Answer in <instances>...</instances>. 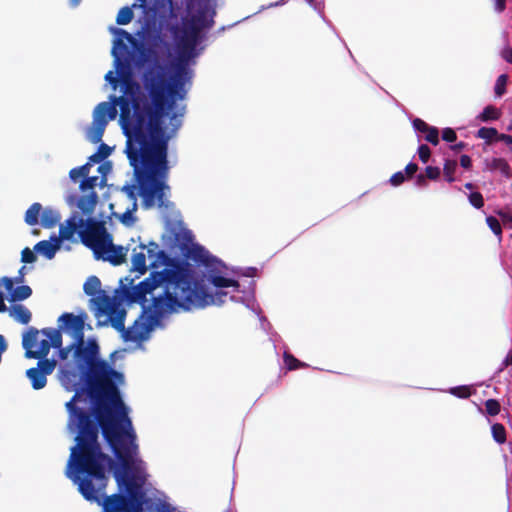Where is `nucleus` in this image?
Returning a JSON list of instances; mask_svg holds the SVG:
<instances>
[{"label": "nucleus", "instance_id": "f704fd0d", "mask_svg": "<svg viewBox=\"0 0 512 512\" xmlns=\"http://www.w3.org/2000/svg\"><path fill=\"white\" fill-rule=\"evenodd\" d=\"M486 223L489 226V228L492 230V232L501 239L502 235V227L499 222V220L494 216H488L486 218Z\"/></svg>", "mask_w": 512, "mask_h": 512}, {"label": "nucleus", "instance_id": "72a5a7b5", "mask_svg": "<svg viewBox=\"0 0 512 512\" xmlns=\"http://www.w3.org/2000/svg\"><path fill=\"white\" fill-rule=\"evenodd\" d=\"M485 409L489 416H496L501 411V405L496 399H488L485 401Z\"/></svg>", "mask_w": 512, "mask_h": 512}, {"label": "nucleus", "instance_id": "393cba45", "mask_svg": "<svg viewBox=\"0 0 512 512\" xmlns=\"http://www.w3.org/2000/svg\"><path fill=\"white\" fill-rule=\"evenodd\" d=\"M501 116V112L498 108L492 105L486 106L483 111L477 117L482 122L498 120Z\"/></svg>", "mask_w": 512, "mask_h": 512}, {"label": "nucleus", "instance_id": "7c9ffc66", "mask_svg": "<svg viewBox=\"0 0 512 512\" xmlns=\"http://www.w3.org/2000/svg\"><path fill=\"white\" fill-rule=\"evenodd\" d=\"M457 169V162L455 160H446L443 166V175L448 182L455 180L454 173Z\"/></svg>", "mask_w": 512, "mask_h": 512}, {"label": "nucleus", "instance_id": "412c9836", "mask_svg": "<svg viewBox=\"0 0 512 512\" xmlns=\"http://www.w3.org/2000/svg\"><path fill=\"white\" fill-rule=\"evenodd\" d=\"M98 201V195L95 191H91L89 194L80 197L78 201V208L84 214H91Z\"/></svg>", "mask_w": 512, "mask_h": 512}, {"label": "nucleus", "instance_id": "20e7f679", "mask_svg": "<svg viewBox=\"0 0 512 512\" xmlns=\"http://www.w3.org/2000/svg\"><path fill=\"white\" fill-rule=\"evenodd\" d=\"M73 357L77 364L87 368L86 393L93 403V419L102 431L107 443L114 448L123 436V422L130 426L128 408L124 404L117 382L123 374L113 369L106 360L99 358V345L94 338L74 340Z\"/></svg>", "mask_w": 512, "mask_h": 512}, {"label": "nucleus", "instance_id": "cd10ccee", "mask_svg": "<svg viewBox=\"0 0 512 512\" xmlns=\"http://www.w3.org/2000/svg\"><path fill=\"white\" fill-rule=\"evenodd\" d=\"M133 17L132 7L124 6L118 11L116 23L118 25H127L133 20Z\"/></svg>", "mask_w": 512, "mask_h": 512}, {"label": "nucleus", "instance_id": "f03ea898", "mask_svg": "<svg viewBox=\"0 0 512 512\" xmlns=\"http://www.w3.org/2000/svg\"><path fill=\"white\" fill-rule=\"evenodd\" d=\"M79 398L80 392L76 391L65 405L69 413L68 428L78 431L67 462L66 477L77 485L86 501L100 505L102 512H139L143 496L141 484L129 474L138 450L132 422L130 426L123 422L122 429L127 436H123L115 448L108 443L123 469V473L115 471L114 477L119 487L125 486L127 494L106 495L109 471L115 466V461L103 452L98 441L100 426L90 413L76 405Z\"/></svg>", "mask_w": 512, "mask_h": 512}, {"label": "nucleus", "instance_id": "79ce46f5", "mask_svg": "<svg viewBox=\"0 0 512 512\" xmlns=\"http://www.w3.org/2000/svg\"><path fill=\"white\" fill-rule=\"evenodd\" d=\"M37 259L35 253L33 250H31L29 247H26L21 252V261L23 263H33Z\"/></svg>", "mask_w": 512, "mask_h": 512}, {"label": "nucleus", "instance_id": "1a4fd4ad", "mask_svg": "<svg viewBox=\"0 0 512 512\" xmlns=\"http://www.w3.org/2000/svg\"><path fill=\"white\" fill-rule=\"evenodd\" d=\"M170 32L176 42V45L186 46V48L196 49L197 44L201 38L202 30L185 20L183 25H172Z\"/></svg>", "mask_w": 512, "mask_h": 512}, {"label": "nucleus", "instance_id": "9d476101", "mask_svg": "<svg viewBox=\"0 0 512 512\" xmlns=\"http://www.w3.org/2000/svg\"><path fill=\"white\" fill-rule=\"evenodd\" d=\"M193 7L192 15L184 20L201 30L210 29L214 25L213 17L216 13L211 1H196Z\"/></svg>", "mask_w": 512, "mask_h": 512}, {"label": "nucleus", "instance_id": "e2e57ef3", "mask_svg": "<svg viewBox=\"0 0 512 512\" xmlns=\"http://www.w3.org/2000/svg\"><path fill=\"white\" fill-rule=\"evenodd\" d=\"M89 160L92 162L98 163V162L102 161L103 158H100V155L96 152L95 154L90 156Z\"/></svg>", "mask_w": 512, "mask_h": 512}, {"label": "nucleus", "instance_id": "49530a36", "mask_svg": "<svg viewBox=\"0 0 512 512\" xmlns=\"http://www.w3.org/2000/svg\"><path fill=\"white\" fill-rule=\"evenodd\" d=\"M405 181V175L403 172L401 171H398L396 173H394L391 178H390V183L393 185V186H399L401 185L403 182Z\"/></svg>", "mask_w": 512, "mask_h": 512}, {"label": "nucleus", "instance_id": "37998d69", "mask_svg": "<svg viewBox=\"0 0 512 512\" xmlns=\"http://www.w3.org/2000/svg\"><path fill=\"white\" fill-rule=\"evenodd\" d=\"M451 393L459 398H468L471 395V390L468 386H458L452 388Z\"/></svg>", "mask_w": 512, "mask_h": 512}, {"label": "nucleus", "instance_id": "ddd939ff", "mask_svg": "<svg viewBox=\"0 0 512 512\" xmlns=\"http://www.w3.org/2000/svg\"><path fill=\"white\" fill-rule=\"evenodd\" d=\"M192 259L195 262L203 264L210 272H214L218 270V266L221 265V262L218 261L215 257L211 256L206 250L202 247L196 248L192 253Z\"/></svg>", "mask_w": 512, "mask_h": 512}, {"label": "nucleus", "instance_id": "c9c22d12", "mask_svg": "<svg viewBox=\"0 0 512 512\" xmlns=\"http://www.w3.org/2000/svg\"><path fill=\"white\" fill-rule=\"evenodd\" d=\"M122 72H131L127 70L121 69L119 71V76L115 75L113 71H108L105 75V80L112 86V88L115 90L119 83H121V73Z\"/></svg>", "mask_w": 512, "mask_h": 512}, {"label": "nucleus", "instance_id": "4468645a", "mask_svg": "<svg viewBox=\"0 0 512 512\" xmlns=\"http://www.w3.org/2000/svg\"><path fill=\"white\" fill-rule=\"evenodd\" d=\"M84 225V220L82 218H77L76 216H72L66 220L64 225L60 226L59 236L57 237L62 240H70L74 234L77 232L78 228Z\"/></svg>", "mask_w": 512, "mask_h": 512}, {"label": "nucleus", "instance_id": "4d7b16f0", "mask_svg": "<svg viewBox=\"0 0 512 512\" xmlns=\"http://www.w3.org/2000/svg\"><path fill=\"white\" fill-rule=\"evenodd\" d=\"M9 307L5 304V295L0 289V313L8 311Z\"/></svg>", "mask_w": 512, "mask_h": 512}, {"label": "nucleus", "instance_id": "f3484780", "mask_svg": "<svg viewBox=\"0 0 512 512\" xmlns=\"http://www.w3.org/2000/svg\"><path fill=\"white\" fill-rule=\"evenodd\" d=\"M114 33L118 36V38L114 41L112 54L115 57L116 66L119 67L121 65V61L116 50L121 49L123 51H127V46L124 44L123 39L127 40L128 42H133L134 38L129 32L121 28H116Z\"/></svg>", "mask_w": 512, "mask_h": 512}, {"label": "nucleus", "instance_id": "bb28decb", "mask_svg": "<svg viewBox=\"0 0 512 512\" xmlns=\"http://www.w3.org/2000/svg\"><path fill=\"white\" fill-rule=\"evenodd\" d=\"M497 129L493 127H481L476 134L477 138L486 140L487 144H490L493 140L497 141L498 137Z\"/></svg>", "mask_w": 512, "mask_h": 512}, {"label": "nucleus", "instance_id": "e433bc0d", "mask_svg": "<svg viewBox=\"0 0 512 512\" xmlns=\"http://www.w3.org/2000/svg\"><path fill=\"white\" fill-rule=\"evenodd\" d=\"M98 177L97 176H86L80 183V189L82 191L91 190L94 191V188L97 185Z\"/></svg>", "mask_w": 512, "mask_h": 512}, {"label": "nucleus", "instance_id": "473e14b6", "mask_svg": "<svg viewBox=\"0 0 512 512\" xmlns=\"http://www.w3.org/2000/svg\"><path fill=\"white\" fill-rule=\"evenodd\" d=\"M508 81V76L506 74H501L495 83L494 92L497 97H501L506 93V85Z\"/></svg>", "mask_w": 512, "mask_h": 512}, {"label": "nucleus", "instance_id": "4c0bfd02", "mask_svg": "<svg viewBox=\"0 0 512 512\" xmlns=\"http://www.w3.org/2000/svg\"><path fill=\"white\" fill-rule=\"evenodd\" d=\"M468 199L470 204L477 209H481L484 206V198L480 192L470 193Z\"/></svg>", "mask_w": 512, "mask_h": 512}, {"label": "nucleus", "instance_id": "ea45409f", "mask_svg": "<svg viewBox=\"0 0 512 512\" xmlns=\"http://www.w3.org/2000/svg\"><path fill=\"white\" fill-rule=\"evenodd\" d=\"M418 156H419V159L421 160V162L427 163L431 156V150H430L429 146L426 144H421L418 147Z\"/></svg>", "mask_w": 512, "mask_h": 512}, {"label": "nucleus", "instance_id": "338daca9", "mask_svg": "<svg viewBox=\"0 0 512 512\" xmlns=\"http://www.w3.org/2000/svg\"><path fill=\"white\" fill-rule=\"evenodd\" d=\"M464 186L468 190H472L474 188V185L472 183H470V182L466 183Z\"/></svg>", "mask_w": 512, "mask_h": 512}, {"label": "nucleus", "instance_id": "4be33fe9", "mask_svg": "<svg viewBox=\"0 0 512 512\" xmlns=\"http://www.w3.org/2000/svg\"><path fill=\"white\" fill-rule=\"evenodd\" d=\"M61 219L60 214L52 208L42 209L40 216V224L44 228H53Z\"/></svg>", "mask_w": 512, "mask_h": 512}, {"label": "nucleus", "instance_id": "dca6fc26", "mask_svg": "<svg viewBox=\"0 0 512 512\" xmlns=\"http://www.w3.org/2000/svg\"><path fill=\"white\" fill-rule=\"evenodd\" d=\"M8 313L14 321L23 325H27L32 318L31 311L20 303H12L8 309Z\"/></svg>", "mask_w": 512, "mask_h": 512}, {"label": "nucleus", "instance_id": "2f4dec72", "mask_svg": "<svg viewBox=\"0 0 512 512\" xmlns=\"http://www.w3.org/2000/svg\"><path fill=\"white\" fill-rule=\"evenodd\" d=\"M492 435L494 440L499 443L503 444L506 441V430L505 427L501 423H495L491 427Z\"/></svg>", "mask_w": 512, "mask_h": 512}, {"label": "nucleus", "instance_id": "a18cd8bd", "mask_svg": "<svg viewBox=\"0 0 512 512\" xmlns=\"http://www.w3.org/2000/svg\"><path fill=\"white\" fill-rule=\"evenodd\" d=\"M442 139L446 142L452 143L456 141L457 134L452 128L447 127L442 130Z\"/></svg>", "mask_w": 512, "mask_h": 512}, {"label": "nucleus", "instance_id": "0e129e2a", "mask_svg": "<svg viewBox=\"0 0 512 512\" xmlns=\"http://www.w3.org/2000/svg\"><path fill=\"white\" fill-rule=\"evenodd\" d=\"M25 269V267H21L20 269V274H22V271ZM23 281V275H20L19 277L16 278V282H22Z\"/></svg>", "mask_w": 512, "mask_h": 512}, {"label": "nucleus", "instance_id": "6ab92c4d", "mask_svg": "<svg viewBox=\"0 0 512 512\" xmlns=\"http://www.w3.org/2000/svg\"><path fill=\"white\" fill-rule=\"evenodd\" d=\"M486 169L490 171H499L504 177L511 178L512 171L508 162L503 158H492L485 161Z\"/></svg>", "mask_w": 512, "mask_h": 512}, {"label": "nucleus", "instance_id": "423d86ee", "mask_svg": "<svg viewBox=\"0 0 512 512\" xmlns=\"http://www.w3.org/2000/svg\"><path fill=\"white\" fill-rule=\"evenodd\" d=\"M62 345V333L55 328H43L38 330L29 327L22 336V346L25 357L38 359L37 367L45 375L51 374L56 367V360L47 359L51 347L60 348Z\"/></svg>", "mask_w": 512, "mask_h": 512}, {"label": "nucleus", "instance_id": "864d4df0", "mask_svg": "<svg viewBox=\"0 0 512 512\" xmlns=\"http://www.w3.org/2000/svg\"><path fill=\"white\" fill-rule=\"evenodd\" d=\"M502 57L505 59L508 63H512V48L507 47L502 51Z\"/></svg>", "mask_w": 512, "mask_h": 512}, {"label": "nucleus", "instance_id": "c03bdc74", "mask_svg": "<svg viewBox=\"0 0 512 512\" xmlns=\"http://www.w3.org/2000/svg\"><path fill=\"white\" fill-rule=\"evenodd\" d=\"M441 171L439 167L427 166L425 168V177L430 180H437L440 177Z\"/></svg>", "mask_w": 512, "mask_h": 512}, {"label": "nucleus", "instance_id": "2eb2a0df", "mask_svg": "<svg viewBox=\"0 0 512 512\" xmlns=\"http://www.w3.org/2000/svg\"><path fill=\"white\" fill-rule=\"evenodd\" d=\"M51 240L53 242L47 240L39 241L34 246V251L39 254H42L49 260L52 259L55 256L57 250L60 249L61 243L60 239H58L57 236H52Z\"/></svg>", "mask_w": 512, "mask_h": 512}, {"label": "nucleus", "instance_id": "7ed1b4c3", "mask_svg": "<svg viewBox=\"0 0 512 512\" xmlns=\"http://www.w3.org/2000/svg\"><path fill=\"white\" fill-rule=\"evenodd\" d=\"M128 303L142 307L141 315L128 329L125 328L126 311L120 308L112 297L101 294L96 299V309L107 315L113 328L121 332L125 341L137 342L147 338L163 317L179 308L204 307L213 298L206 289L194 281L189 270L181 265L165 268L162 272H152L136 286L124 290Z\"/></svg>", "mask_w": 512, "mask_h": 512}, {"label": "nucleus", "instance_id": "9b49d317", "mask_svg": "<svg viewBox=\"0 0 512 512\" xmlns=\"http://www.w3.org/2000/svg\"><path fill=\"white\" fill-rule=\"evenodd\" d=\"M87 318V315L85 313H81L79 315H74L73 313H63L59 319V330L70 332L73 336L74 340L82 341L84 336V327H85V320Z\"/></svg>", "mask_w": 512, "mask_h": 512}, {"label": "nucleus", "instance_id": "09e8293b", "mask_svg": "<svg viewBox=\"0 0 512 512\" xmlns=\"http://www.w3.org/2000/svg\"><path fill=\"white\" fill-rule=\"evenodd\" d=\"M59 349V357L60 359L62 360H66L69 356V353L73 350L74 351V346H73V342L67 346V347H64L62 348V346Z\"/></svg>", "mask_w": 512, "mask_h": 512}, {"label": "nucleus", "instance_id": "0eeeda50", "mask_svg": "<svg viewBox=\"0 0 512 512\" xmlns=\"http://www.w3.org/2000/svg\"><path fill=\"white\" fill-rule=\"evenodd\" d=\"M81 241L89 247L97 259L107 261L114 266L126 261L128 249L114 245L111 235L100 221L89 219L86 229L79 232Z\"/></svg>", "mask_w": 512, "mask_h": 512}, {"label": "nucleus", "instance_id": "6e6552de", "mask_svg": "<svg viewBox=\"0 0 512 512\" xmlns=\"http://www.w3.org/2000/svg\"><path fill=\"white\" fill-rule=\"evenodd\" d=\"M167 258L165 252L155 242L148 245L140 244L133 249L131 263L132 271L144 274L148 267H157Z\"/></svg>", "mask_w": 512, "mask_h": 512}, {"label": "nucleus", "instance_id": "8fccbe9b", "mask_svg": "<svg viewBox=\"0 0 512 512\" xmlns=\"http://www.w3.org/2000/svg\"><path fill=\"white\" fill-rule=\"evenodd\" d=\"M418 171V165L414 162H410L405 167V174L408 178L413 177V175Z\"/></svg>", "mask_w": 512, "mask_h": 512}, {"label": "nucleus", "instance_id": "f8f14e48", "mask_svg": "<svg viewBox=\"0 0 512 512\" xmlns=\"http://www.w3.org/2000/svg\"><path fill=\"white\" fill-rule=\"evenodd\" d=\"M413 128L425 135V140L432 145L436 146L439 144V130L435 126L427 124L424 120L416 118L412 122Z\"/></svg>", "mask_w": 512, "mask_h": 512}, {"label": "nucleus", "instance_id": "58836bf2", "mask_svg": "<svg viewBox=\"0 0 512 512\" xmlns=\"http://www.w3.org/2000/svg\"><path fill=\"white\" fill-rule=\"evenodd\" d=\"M137 210V203L131 204L130 208H127L121 215V222L123 224H131L134 221L133 213Z\"/></svg>", "mask_w": 512, "mask_h": 512}, {"label": "nucleus", "instance_id": "aec40b11", "mask_svg": "<svg viewBox=\"0 0 512 512\" xmlns=\"http://www.w3.org/2000/svg\"><path fill=\"white\" fill-rule=\"evenodd\" d=\"M26 376L31 381V385L35 390H40L47 384L46 376L39 370L38 367L28 369L26 371Z\"/></svg>", "mask_w": 512, "mask_h": 512}, {"label": "nucleus", "instance_id": "de8ad7c7", "mask_svg": "<svg viewBox=\"0 0 512 512\" xmlns=\"http://www.w3.org/2000/svg\"><path fill=\"white\" fill-rule=\"evenodd\" d=\"M112 149L105 143H101L98 147L97 153L100 155V158L106 159L111 154Z\"/></svg>", "mask_w": 512, "mask_h": 512}, {"label": "nucleus", "instance_id": "5fc2aeb1", "mask_svg": "<svg viewBox=\"0 0 512 512\" xmlns=\"http://www.w3.org/2000/svg\"><path fill=\"white\" fill-rule=\"evenodd\" d=\"M508 366H512V351L508 353V355L505 357V359L502 362V367L500 368V371H503Z\"/></svg>", "mask_w": 512, "mask_h": 512}, {"label": "nucleus", "instance_id": "052dcab7", "mask_svg": "<svg viewBox=\"0 0 512 512\" xmlns=\"http://www.w3.org/2000/svg\"><path fill=\"white\" fill-rule=\"evenodd\" d=\"M498 215L505 221L512 222V215H509L507 212L499 211Z\"/></svg>", "mask_w": 512, "mask_h": 512}, {"label": "nucleus", "instance_id": "13d9d810", "mask_svg": "<svg viewBox=\"0 0 512 512\" xmlns=\"http://www.w3.org/2000/svg\"><path fill=\"white\" fill-rule=\"evenodd\" d=\"M416 184L420 187L426 186L427 184V178L424 174H419L416 177Z\"/></svg>", "mask_w": 512, "mask_h": 512}, {"label": "nucleus", "instance_id": "c85d7f7f", "mask_svg": "<svg viewBox=\"0 0 512 512\" xmlns=\"http://www.w3.org/2000/svg\"><path fill=\"white\" fill-rule=\"evenodd\" d=\"M106 126L107 124H104L103 122L93 121L92 132L90 135V141L92 143L97 144L102 140Z\"/></svg>", "mask_w": 512, "mask_h": 512}, {"label": "nucleus", "instance_id": "3c124183", "mask_svg": "<svg viewBox=\"0 0 512 512\" xmlns=\"http://www.w3.org/2000/svg\"><path fill=\"white\" fill-rule=\"evenodd\" d=\"M460 165L465 169H470L472 166V160L470 156L463 154L460 157Z\"/></svg>", "mask_w": 512, "mask_h": 512}, {"label": "nucleus", "instance_id": "6e6d98bb", "mask_svg": "<svg viewBox=\"0 0 512 512\" xmlns=\"http://www.w3.org/2000/svg\"><path fill=\"white\" fill-rule=\"evenodd\" d=\"M497 141H503L507 145H512V136L508 134H498Z\"/></svg>", "mask_w": 512, "mask_h": 512}, {"label": "nucleus", "instance_id": "69168bd1", "mask_svg": "<svg viewBox=\"0 0 512 512\" xmlns=\"http://www.w3.org/2000/svg\"><path fill=\"white\" fill-rule=\"evenodd\" d=\"M82 0H70V5L75 7L77 5H79V3L81 2Z\"/></svg>", "mask_w": 512, "mask_h": 512}, {"label": "nucleus", "instance_id": "5701e85b", "mask_svg": "<svg viewBox=\"0 0 512 512\" xmlns=\"http://www.w3.org/2000/svg\"><path fill=\"white\" fill-rule=\"evenodd\" d=\"M41 212L42 205L38 202L33 203L25 213V222L30 226L38 224Z\"/></svg>", "mask_w": 512, "mask_h": 512}, {"label": "nucleus", "instance_id": "680f3d73", "mask_svg": "<svg viewBox=\"0 0 512 512\" xmlns=\"http://www.w3.org/2000/svg\"><path fill=\"white\" fill-rule=\"evenodd\" d=\"M140 7L145 9L147 7V0H136L132 7Z\"/></svg>", "mask_w": 512, "mask_h": 512}, {"label": "nucleus", "instance_id": "a19ab883", "mask_svg": "<svg viewBox=\"0 0 512 512\" xmlns=\"http://www.w3.org/2000/svg\"><path fill=\"white\" fill-rule=\"evenodd\" d=\"M135 185H125L122 191L126 194L127 198L131 201V204L137 203V193Z\"/></svg>", "mask_w": 512, "mask_h": 512}, {"label": "nucleus", "instance_id": "774afa93", "mask_svg": "<svg viewBox=\"0 0 512 512\" xmlns=\"http://www.w3.org/2000/svg\"><path fill=\"white\" fill-rule=\"evenodd\" d=\"M176 118H177V115L174 113V114L171 116V121L176 120Z\"/></svg>", "mask_w": 512, "mask_h": 512}, {"label": "nucleus", "instance_id": "bf43d9fd", "mask_svg": "<svg viewBox=\"0 0 512 512\" xmlns=\"http://www.w3.org/2000/svg\"><path fill=\"white\" fill-rule=\"evenodd\" d=\"M466 147V143L464 142H459V143H456L454 145H451L450 146V149L454 152H460L462 151L464 148Z\"/></svg>", "mask_w": 512, "mask_h": 512}, {"label": "nucleus", "instance_id": "603ef678", "mask_svg": "<svg viewBox=\"0 0 512 512\" xmlns=\"http://www.w3.org/2000/svg\"><path fill=\"white\" fill-rule=\"evenodd\" d=\"M506 8V0H494V9L496 12L501 13Z\"/></svg>", "mask_w": 512, "mask_h": 512}, {"label": "nucleus", "instance_id": "b1692460", "mask_svg": "<svg viewBox=\"0 0 512 512\" xmlns=\"http://www.w3.org/2000/svg\"><path fill=\"white\" fill-rule=\"evenodd\" d=\"M209 281L211 284H213L217 288H225V287H239L238 281L230 278H226L221 275H213L210 274Z\"/></svg>", "mask_w": 512, "mask_h": 512}, {"label": "nucleus", "instance_id": "39448f33", "mask_svg": "<svg viewBox=\"0 0 512 512\" xmlns=\"http://www.w3.org/2000/svg\"><path fill=\"white\" fill-rule=\"evenodd\" d=\"M178 49L177 62L174 65V76L170 79L166 67L155 62L143 74L151 73L157 77L163 86V101L161 111L164 116L171 110L177 99L184 98L185 92L181 93L184 81L191 77V71L188 68L189 61L195 57L194 48H186V46L176 45Z\"/></svg>", "mask_w": 512, "mask_h": 512}, {"label": "nucleus", "instance_id": "a878e982", "mask_svg": "<svg viewBox=\"0 0 512 512\" xmlns=\"http://www.w3.org/2000/svg\"><path fill=\"white\" fill-rule=\"evenodd\" d=\"M283 360H284L286 368L289 371L296 370V369H299V368H306V367H308V364H306L304 362H301L300 360H298L296 357H294L289 352H284Z\"/></svg>", "mask_w": 512, "mask_h": 512}, {"label": "nucleus", "instance_id": "a211bd4d", "mask_svg": "<svg viewBox=\"0 0 512 512\" xmlns=\"http://www.w3.org/2000/svg\"><path fill=\"white\" fill-rule=\"evenodd\" d=\"M83 290L86 295L93 297L91 301H93L95 305L96 299L100 297L101 294H106V292L101 289V281L97 276H90L84 283Z\"/></svg>", "mask_w": 512, "mask_h": 512}, {"label": "nucleus", "instance_id": "c756f323", "mask_svg": "<svg viewBox=\"0 0 512 512\" xmlns=\"http://www.w3.org/2000/svg\"><path fill=\"white\" fill-rule=\"evenodd\" d=\"M90 171V164L86 163L80 167H76L70 170L69 177L73 182H77L79 178H85L88 176Z\"/></svg>", "mask_w": 512, "mask_h": 512}, {"label": "nucleus", "instance_id": "f257e3e1", "mask_svg": "<svg viewBox=\"0 0 512 512\" xmlns=\"http://www.w3.org/2000/svg\"><path fill=\"white\" fill-rule=\"evenodd\" d=\"M142 84L129 72L121 73L122 96H110V102L99 103L93 111V121L108 124L117 116L126 136L125 152L134 169L138 194L144 208L165 206L169 174L168 143L170 136L163 126L161 111L163 86L151 73L142 75Z\"/></svg>", "mask_w": 512, "mask_h": 512}]
</instances>
